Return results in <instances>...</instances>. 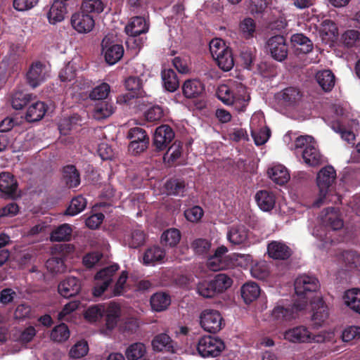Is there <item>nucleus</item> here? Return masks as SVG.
Segmentation results:
<instances>
[{
	"label": "nucleus",
	"mask_w": 360,
	"mask_h": 360,
	"mask_svg": "<svg viewBox=\"0 0 360 360\" xmlns=\"http://www.w3.org/2000/svg\"><path fill=\"white\" fill-rule=\"evenodd\" d=\"M105 60L109 65L117 63L123 56L124 48L121 44L103 45Z\"/></svg>",
	"instance_id": "nucleus-26"
},
{
	"label": "nucleus",
	"mask_w": 360,
	"mask_h": 360,
	"mask_svg": "<svg viewBox=\"0 0 360 360\" xmlns=\"http://www.w3.org/2000/svg\"><path fill=\"white\" fill-rule=\"evenodd\" d=\"M211 281L217 295L226 290L233 283L231 278L225 274H218Z\"/></svg>",
	"instance_id": "nucleus-46"
},
{
	"label": "nucleus",
	"mask_w": 360,
	"mask_h": 360,
	"mask_svg": "<svg viewBox=\"0 0 360 360\" xmlns=\"http://www.w3.org/2000/svg\"><path fill=\"white\" fill-rule=\"evenodd\" d=\"M186 185L182 179L171 178L166 181L165 188L168 195L184 196Z\"/></svg>",
	"instance_id": "nucleus-39"
},
{
	"label": "nucleus",
	"mask_w": 360,
	"mask_h": 360,
	"mask_svg": "<svg viewBox=\"0 0 360 360\" xmlns=\"http://www.w3.org/2000/svg\"><path fill=\"white\" fill-rule=\"evenodd\" d=\"M63 176L68 188H77L81 183L79 172L73 165H68L63 167Z\"/></svg>",
	"instance_id": "nucleus-29"
},
{
	"label": "nucleus",
	"mask_w": 360,
	"mask_h": 360,
	"mask_svg": "<svg viewBox=\"0 0 360 360\" xmlns=\"http://www.w3.org/2000/svg\"><path fill=\"white\" fill-rule=\"evenodd\" d=\"M342 257L345 266L349 268H356L360 264V255L356 251H344Z\"/></svg>",
	"instance_id": "nucleus-58"
},
{
	"label": "nucleus",
	"mask_w": 360,
	"mask_h": 360,
	"mask_svg": "<svg viewBox=\"0 0 360 360\" xmlns=\"http://www.w3.org/2000/svg\"><path fill=\"white\" fill-rule=\"evenodd\" d=\"M146 353V347L142 342L131 344L125 351V356L128 360H138L141 359Z\"/></svg>",
	"instance_id": "nucleus-48"
},
{
	"label": "nucleus",
	"mask_w": 360,
	"mask_h": 360,
	"mask_svg": "<svg viewBox=\"0 0 360 360\" xmlns=\"http://www.w3.org/2000/svg\"><path fill=\"white\" fill-rule=\"evenodd\" d=\"M127 138L130 140L129 151L134 155L143 152L148 146L149 136L141 127L131 128L128 131Z\"/></svg>",
	"instance_id": "nucleus-8"
},
{
	"label": "nucleus",
	"mask_w": 360,
	"mask_h": 360,
	"mask_svg": "<svg viewBox=\"0 0 360 360\" xmlns=\"http://www.w3.org/2000/svg\"><path fill=\"white\" fill-rule=\"evenodd\" d=\"M224 348V342L220 338L210 335L200 338L197 344V351L203 358L216 357Z\"/></svg>",
	"instance_id": "nucleus-4"
},
{
	"label": "nucleus",
	"mask_w": 360,
	"mask_h": 360,
	"mask_svg": "<svg viewBox=\"0 0 360 360\" xmlns=\"http://www.w3.org/2000/svg\"><path fill=\"white\" fill-rule=\"evenodd\" d=\"M72 229L70 224H63L56 229L51 235L52 241H69L72 237Z\"/></svg>",
	"instance_id": "nucleus-47"
},
{
	"label": "nucleus",
	"mask_w": 360,
	"mask_h": 360,
	"mask_svg": "<svg viewBox=\"0 0 360 360\" xmlns=\"http://www.w3.org/2000/svg\"><path fill=\"white\" fill-rule=\"evenodd\" d=\"M313 314L312 321L316 326H321L328 317V310L322 298H319L316 302H311Z\"/></svg>",
	"instance_id": "nucleus-28"
},
{
	"label": "nucleus",
	"mask_w": 360,
	"mask_h": 360,
	"mask_svg": "<svg viewBox=\"0 0 360 360\" xmlns=\"http://www.w3.org/2000/svg\"><path fill=\"white\" fill-rule=\"evenodd\" d=\"M345 304L353 311L360 314V289L347 290L343 296Z\"/></svg>",
	"instance_id": "nucleus-35"
},
{
	"label": "nucleus",
	"mask_w": 360,
	"mask_h": 360,
	"mask_svg": "<svg viewBox=\"0 0 360 360\" xmlns=\"http://www.w3.org/2000/svg\"><path fill=\"white\" fill-rule=\"evenodd\" d=\"M290 43L297 54H307L313 49V43L302 33H296L291 36Z\"/></svg>",
	"instance_id": "nucleus-19"
},
{
	"label": "nucleus",
	"mask_w": 360,
	"mask_h": 360,
	"mask_svg": "<svg viewBox=\"0 0 360 360\" xmlns=\"http://www.w3.org/2000/svg\"><path fill=\"white\" fill-rule=\"evenodd\" d=\"M210 51L220 69L226 72L232 69L234 65L232 50L224 41L212 39L210 43Z\"/></svg>",
	"instance_id": "nucleus-2"
},
{
	"label": "nucleus",
	"mask_w": 360,
	"mask_h": 360,
	"mask_svg": "<svg viewBox=\"0 0 360 360\" xmlns=\"http://www.w3.org/2000/svg\"><path fill=\"white\" fill-rule=\"evenodd\" d=\"M89 351V346L86 341H79L72 347L69 352L72 359H79L84 356Z\"/></svg>",
	"instance_id": "nucleus-59"
},
{
	"label": "nucleus",
	"mask_w": 360,
	"mask_h": 360,
	"mask_svg": "<svg viewBox=\"0 0 360 360\" xmlns=\"http://www.w3.org/2000/svg\"><path fill=\"white\" fill-rule=\"evenodd\" d=\"M162 79L165 88L170 92L175 91L179 86L176 73L172 69H165L162 72Z\"/></svg>",
	"instance_id": "nucleus-41"
},
{
	"label": "nucleus",
	"mask_w": 360,
	"mask_h": 360,
	"mask_svg": "<svg viewBox=\"0 0 360 360\" xmlns=\"http://www.w3.org/2000/svg\"><path fill=\"white\" fill-rule=\"evenodd\" d=\"M146 235L143 230L134 229L126 238L128 245L131 248H137L145 243Z\"/></svg>",
	"instance_id": "nucleus-50"
},
{
	"label": "nucleus",
	"mask_w": 360,
	"mask_h": 360,
	"mask_svg": "<svg viewBox=\"0 0 360 360\" xmlns=\"http://www.w3.org/2000/svg\"><path fill=\"white\" fill-rule=\"evenodd\" d=\"M174 136V131L170 126L162 124L155 131L153 145L156 150H163L170 144Z\"/></svg>",
	"instance_id": "nucleus-12"
},
{
	"label": "nucleus",
	"mask_w": 360,
	"mask_h": 360,
	"mask_svg": "<svg viewBox=\"0 0 360 360\" xmlns=\"http://www.w3.org/2000/svg\"><path fill=\"white\" fill-rule=\"evenodd\" d=\"M120 317V307L115 303H110L108 307H106L103 318L105 321L106 328L109 330L114 329L118 323Z\"/></svg>",
	"instance_id": "nucleus-27"
},
{
	"label": "nucleus",
	"mask_w": 360,
	"mask_h": 360,
	"mask_svg": "<svg viewBox=\"0 0 360 360\" xmlns=\"http://www.w3.org/2000/svg\"><path fill=\"white\" fill-rule=\"evenodd\" d=\"M267 253L273 259L286 260L292 255V250L283 241L272 240L267 245Z\"/></svg>",
	"instance_id": "nucleus-14"
},
{
	"label": "nucleus",
	"mask_w": 360,
	"mask_h": 360,
	"mask_svg": "<svg viewBox=\"0 0 360 360\" xmlns=\"http://www.w3.org/2000/svg\"><path fill=\"white\" fill-rule=\"evenodd\" d=\"M233 265L232 259L212 255L207 261V266L213 271H221L230 268Z\"/></svg>",
	"instance_id": "nucleus-42"
},
{
	"label": "nucleus",
	"mask_w": 360,
	"mask_h": 360,
	"mask_svg": "<svg viewBox=\"0 0 360 360\" xmlns=\"http://www.w3.org/2000/svg\"><path fill=\"white\" fill-rule=\"evenodd\" d=\"M44 65L40 62L33 63L27 73V80L32 88L37 87L44 81Z\"/></svg>",
	"instance_id": "nucleus-21"
},
{
	"label": "nucleus",
	"mask_w": 360,
	"mask_h": 360,
	"mask_svg": "<svg viewBox=\"0 0 360 360\" xmlns=\"http://www.w3.org/2000/svg\"><path fill=\"white\" fill-rule=\"evenodd\" d=\"M105 5L101 0H84L81 11L86 14L91 13L99 14L104 10Z\"/></svg>",
	"instance_id": "nucleus-52"
},
{
	"label": "nucleus",
	"mask_w": 360,
	"mask_h": 360,
	"mask_svg": "<svg viewBox=\"0 0 360 360\" xmlns=\"http://www.w3.org/2000/svg\"><path fill=\"white\" fill-rule=\"evenodd\" d=\"M252 136L257 146L264 144L271 136V131L269 128H261L259 130H252Z\"/></svg>",
	"instance_id": "nucleus-61"
},
{
	"label": "nucleus",
	"mask_w": 360,
	"mask_h": 360,
	"mask_svg": "<svg viewBox=\"0 0 360 360\" xmlns=\"http://www.w3.org/2000/svg\"><path fill=\"white\" fill-rule=\"evenodd\" d=\"M110 91V86L108 84L103 82L101 84L94 88L89 94V98L91 100L101 101H105Z\"/></svg>",
	"instance_id": "nucleus-53"
},
{
	"label": "nucleus",
	"mask_w": 360,
	"mask_h": 360,
	"mask_svg": "<svg viewBox=\"0 0 360 360\" xmlns=\"http://www.w3.org/2000/svg\"><path fill=\"white\" fill-rule=\"evenodd\" d=\"M295 293L302 297V301H307L310 295L316 292L320 288L319 280L313 276L301 275L298 276L294 283Z\"/></svg>",
	"instance_id": "nucleus-5"
},
{
	"label": "nucleus",
	"mask_w": 360,
	"mask_h": 360,
	"mask_svg": "<svg viewBox=\"0 0 360 360\" xmlns=\"http://www.w3.org/2000/svg\"><path fill=\"white\" fill-rule=\"evenodd\" d=\"M211 247L210 243L204 238H198L191 243V248L198 255L206 254Z\"/></svg>",
	"instance_id": "nucleus-64"
},
{
	"label": "nucleus",
	"mask_w": 360,
	"mask_h": 360,
	"mask_svg": "<svg viewBox=\"0 0 360 360\" xmlns=\"http://www.w3.org/2000/svg\"><path fill=\"white\" fill-rule=\"evenodd\" d=\"M69 337L70 330L65 323H60L55 326L51 333V338L55 342H64L67 340Z\"/></svg>",
	"instance_id": "nucleus-54"
},
{
	"label": "nucleus",
	"mask_w": 360,
	"mask_h": 360,
	"mask_svg": "<svg viewBox=\"0 0 360 360\" xmlns=\"http://www.w3.org/2000/svg\"><path fill=\"white\" fill-rule=\"evenodd\" d=\"M165 257V251L159 246L148 248L143 256V262L146 265L154 264L155 262H161Z\"/></svg>",
	"instance_id": "nucleus-37"
},
{
	"label": "nucleus",
	"mask_w": 360,
	"mask_h": 360,
	"mask_svg": "<svg viewBox=\"0 0 360 360\" xmlns=\"http://www.w3.org/2000/svg\"><path fill=\"white\" fill-rule=\"evenodd\" d=\"M184 96L187 98H195L205 91L204 84L198 79H188L182 86Z\"/></svg>",
	"instance_id": "nucleus-24"
},
{
	"label": "nucleus",
	"mask_w": 360,
	"mask_h": 360,
	"mask_svg": "<svg viewBox=\"0 0 360 360\" xmlns=\"http://www.w3.org/2000/svg\"><path fill=\"white\" fill-rule=\"evenodd\" d=\"M284 339L294 343L311 342L314 340V336L307 327L298 326L285 330Z\"/></svg>",
	"instance_id": "nucleus-13"
},
{
	"label": "nucleus",
	"mask_w": 360,
	"mask_h": 360,
	"mask_svg": "<svg viewBox=\"0 0 360 360\" xmlns=\"http://www.w3.org/2000/svg\"><path fill=\"white\" fill-rule=\"evenodd\" d=\"M46 112V107L44 102H35L28 108L25 119L29 122L39 121L44 116Z\"/></svg>",
	"instance_id": "nucleus-36"
},
{
	"label": "nucleus",
	"mask_w": 360,
	"mask_h": 360,
	"mask_svg": "<svg viewBox=\"0 0 360 360\" xmlns=\"http://www.w3.org/2000/svg\"><path fill=\"white\" fill-rule=\"evenodd\" d=\"M302 155L304 162L309 166L316 167L321 164L322 156L313 144L307 146L302 151Z\"/></svg>",
	"instance_id": "nucleus-32"
},
{
	"label": "nucleus",
	"mask_w": 360,
	"mask_h": 360,
	"mask_svg": "<svg viewBox=\"0 0 360 360\" xmlns=\"http://www.w3.org/2000/svg\"><path fill=\"white\" fill-rule=\"evenodd\" d=\"M269 178L278 185H284L290 179L288 169L282 165H276L267 171Z\"/></svg>",
	"instance_id": "nucleus-33"
},
{
	"label": "nucleus",
	"mask_w": 360,
	"mask_h": 360,
	"mask_svg": "<svg viewBox=\"0 0 360 360\" xmlns=\"http://www.w3.org/2000/svg\"><path fill=\"white\" fill-rule=\"evenodd\" d=\"M81 288V281L75 276H69L58 284V291L63 297L69 298L78 295Z\"/></svg>",
	"instance_id": "nucleus-16"
},
{
	"label": "nucleus",
	"mask_w": 360,
	"mask_h": 360,
	"mask_svg": "<svg viewBox=\"0 0 360 360\" xmlns=\"http://www.w3.org/2000/svg\"><path fill=\"white\" fill-rule=\"evenodd\" d=\"M267 51L276 60L282 62L288 57V46L284 36L276 34L270 37L266 44Z\"/></svg>",
	"instance_id": "nucleus-10"
},
{
	"label": "nucleus",
	"mask_w": 360,
	"mask_h": 360,
	"mask_svg": "<svg viewBox=\"0 0 360 360\" xmlns=\"http://www.w3.org/2000/svg\"><path fill=\"white\" fill-rule=\"evenodd\" d=\"M324 215L322 217V221L326 226L336 231L340 230L343 226V221L339 213V210L335 207H330L324 210Z\"/></svg>",
	"instance_id": "nucleus-18"
},
{
	"label": "nucleus",
	"mask_w": 360,
	"mask_h": 360,
	"mask_svg": "<svg viewBox=\"0 0 360 360\" xmlns=\"http://www.w3.org/2000/svg\"><path fill=\"white\" fill-rule=\"evenodd\" d=\"M149 30V22L142 16H135L131 18L125 27L126 33L133 39L141 34L146 33Z\"/></svg>",
	"instance_id": "nucleus-17"
},
{
	"label": "nucleus",
	"mask_w": 360,
	"mask_h": 360,
	"mask_svg": "<svg viewBox=\"0 0 360 360\" xmlns=\"http://www.w3.org/2000/svg\"><path fill=\"white\" fill-rule=\"evenodd\" d=\"M260 292L259 286L255 282H248L240 288L241 297L246 304H250L257 300Z\"/></svg>",
	"instance_id": "nucleus-34"
},
{
	"label": "nucleus",
	"mask_w": 360,
	"mask_h": 360,
	"mask_svg": "<svg viewBox=\"0 0 360 360\" xmlns=\"http://www.w3.org/2000/svg\"><path fill=\"white\" fill-rule=\"evenodd\" d=\"M67 13L66 4L65 2L54 1L48 13V18L50 23L56 24L64 20Z\"/></svg>",
	"instance_id": "nucleus-31"
},
{
	"label": "nucleus",
	"mask_w": 360,
	"mask_h": 360,
	"mask_svg": "<svg viewBox=\"0 0 360 360\" xmlns=\"http://www.w3.org/2000/svg\"><path fill=\"white\" fill-rule=\"evenodd\" d=\"M181 232L175 228L165 231L161 236V243L165 246L175 247L181 240Z\"/></svg>",
	"instance_id": "nucleus-43"
},
{
	"label": "nucleus",
	"mask_w": 360,
	"mask_h": 360,
	"mask_svg": "<svg viewBox=\"0 0 360 360\" xmlns=\"http://www.w3.org/2000/svg\"><path fill=\"white\" fill-rule=\"evenodd\" d=\"M86 200L82 195H78L72 199L70 204L66 209V215L75 216L82 212L86 206Z\"/></svg>",
	"instance_id": "nucleus-49"
},
{
	"label": "nucleus",
	"mask_w": 360,
	"mask_h": 360,
	"mask_svg": "<svg viewBox=\"0 0 360 360\" xmlns=\"http://www.w3.org/2000/svg\"><path fill=\"white\" fill-rule=\"evenodd\" d=\"M336 24L331 20H324L321 22V33L328 39L335 38L338 34Z\"/></svg>",
	"instance_id": "nucleus-60"
},
{
	"label": "nucleus",
	"mask_w": 360,
	"mask_h": 360,
	"mask_svg": "<svg viewBox=\"0 0 360 360\" xmlns=\"http://www.w3.org/2000/svg\"><path fill=\"white\" fill-rule=\"evenodd\" d=\"M46 267L49 271L53 274H60L65 271L64 259L61 257H53L46 262Z\"/></svg>",
	"instance_id": "nucleus-55"
},
{
	"label": "nucleus",
	"mask_w": 360,
	"mask_h": 360,
	"mask_svg": "<svg viewBox=\"0 0 360 360\" xmlns=\"http://www.w3.org/2000/svg\"><path fill=\"white\" fill-rule=\"evenodd\" d=\"M246 89L242 84L236 85L222 84L218 87V98L226 105L239 104V110L244 111L250 98L246 95Z\"/></svg>",
	"instance_id": "nucleus-1"
},
{
	"label": "nucleus",
	"mask_w": 360,
	"mask_h": 360,
	"mask_svg": "<svg viewBox=\"0 0 360 360\" xmlns=\"http://www.w3.org/2000/svg\"><path fill=\"white\" fill-rule=\"evenodd\" d=\"M316 79L325 91H330L335 85V75L330 70L319 71L316 75Z\"/></svg>",
	"instance_id": "nucleus-40"
},
{
	"label": "nucleus",
	"mask_w": 360,
	"mask_h": 360,
	"mask_svg": "<svg viewBox=\"0 0 360 360\" xmlns=\"http://www.w3.org/2000/svg\"><path fill=\"white\" fill-rule=\"evenodd\" d=\"M119 265L114 264L98 271L95 275L96 283L93 289V295L100 297L107 290L112 281L114 274L118 271Z\"/></svg>",
	"instance_id": "nucleus-7"
},
{
	"label": "nucleus",
	"mask_w": 360,
	"mask_h": 360,
	"mask_svg": "<svg viewBox=\"0 0 360 360\" xmlns=\"http://www.w3.org/2000/svg\"><path fill=\"white\" fill-rule=\"evenodd\" d=\"M18 188L17 181L9 172L0 174V192L6 197H13Z\"/></svg>",
	"instance_id": "nucleus-20"
},
{
	"label": "nucleus",
	"mask_w": 360,
	"mask_h": 360,
	"mask_svg": "<svg viewBox=\"0 0 360 360\" xmlns=\"http://www.w3.org/2000/svg\"><path fill=\"white\" fill-rule=\"evenodd\" d=\"M124 86L127 91H131V95L125 94L118 98V102L127 103L131 97L147 98V102L151 103V95L148 94L143 89L142 80L136 76H129L125 79Z\"/></svg>",
	"instance_id": "nucleus-9"
},
{
	"label": "nucleus",
	"mask_w": 360,
	"mask_h": 360,
	"mask_svg": "<svg viewBox=\"0 0 360 360\" xmlns=\"http://www.w3.org/2000/svg\"><path fill=\"white\" fill-rule=\"evenodd\" d=\"M204 214V211L201 207L195 205L184 211L186 219L193 223L198 222Z\"/></svg>",
	"instance_id": "nucleus-62"
},
{
	"label": "nucleus",
	"mask_w": 360,
	"mask_h": 360,
	"mask_svg": "<svg viewBox=\"0 0 360 360\" xmlns=\"http://www.w3.org/2000/svg\"><path fill=\"white\" fill-rule=\"evenodd\" d=\"M152 347L155 352H174V342L166 333L156 335L152 340Z\"/></svg>",
	"instance_id": "nucleus-25"
},
{
	"label": "nucleus",
	"mask_w": 360,
	"mask_h": 360,
	"mask_svg": "<svg viewBox=\"0 0 360 360\" xmlns=\"http://www.w3.org/2000/svg\"><path fill=\"white\" fill-rule=\"evenodd\" d=\"M248 238V231L243 225H233L227 232V239L233 245L245 243Z\"/></svg>",
	"instance_id": "nucleus-22"
},
{
	"label": "nucleus",
	"mask_w": 360,
	"mask_h": 360,
	"mask_svg": "<svg viewBox=\"0 0 360 360\" xmlns=\"http://www.w3.org/2000/svg\"><path fill=\"white\" fill-rule=\"evenodd\" d=\"M255 198L257 205L263 211H270L275 206L276 196L272 191L260 190L257 192Z\"/></svg>",
	"instance_id": "nucleus-23"
},
{
	"label": "nucleus",
	"mask_w": 360,
	"mask_h": 360,
	"mask_svg": "<svg viewBox=\"0 0 360 360\" xmlns=\"http://www.w3.org/2000/svg\"><path fill=\"white\" fill-rule=\"evenodd\" d=\"M341 39L345 47H354L360 39V32L355 30H347L342 35Z\"/></svg>",
	"instance_id": "nucleus-56"
},
{
	"label": "nucleus",
	"mask_w": 360,
	"mask_h": 360,
	"mask_svg": "<svg viewBox=\"0 0 360 360\" xmlns=\"http://www.w3.org/2000/svg\"><path fill=\"white\" fill-rule=\"evenodd\" d=\"M307 306V301L302 302H295L292 306L284 307L283 306H276L274 308L271 316L277 323H281L283 321H290L295 319L297 312L302 311Z\"/></svg>",
	"instance_id": "nucleus-11"
},
{
	"label": "nucleus",
	"mask_w": 360,
	"mask_h": 360,
	"mask_svg": "<svg viewBox=\"0 0 360 360\" xmlns=\"http://www.w3.org/2000/svg\"><path fill=\"white\" fill-rule=\"evenodd\" d=\"M201 327L210 333H217L224 326V321L220 312L215 309L203 310L200 316Z\"/></svg>",
	"instance_id": "nucleus-6"
},
{
	"label": "nucleus",
	"mask_w": 360,
	"mask_h": 360,
	"mask_svg": "<svg viewBox=\"0 0 360 360\" xmlns=\"http://www.w3.org/2000/svg\"><path fill=\"white\" fill-rule=\"evenodd\" d=\"M302 97L301 91L296 87H288L279 94V98L287 106L295 105Z\"/></svg>",
	"instance_id": "nucleus-38"
},
{
	"label": "nucleus",
	"mask_w": 360,
	"mask_h": 360,
	"mask_svg": "<svg viewBox=\"0 0 360 360\" xmlns=\"http://www.w3.org/2000/svg\"><path fill=\"white\" fill-rule=\"evenodd\" d=\"M115 110L112 103L107 101H98L94 106V115L97 119H105L110 117Z\"/></svg>",
	"instance_id": "nucleus-45"
},
{
	"label": "nucleus",
	"mask_w": 360,
	"mask_h": 360,
	"mask_svg": "<svg viewBox=\"0 0 360 360\" xmlns=\"http://www.w3.org/2000/svg\"><path fill=\"white\" fill-rule=\"evenodd\" d=\"M71 25L78 32L87 33L92 30L95 22L92 15L81 11L72 15Z\"/></svg>",
	"instance_id": "nucleus-15"
},
{
	"label": "nucleus",
	"mask_w": 360,
	"mask_h": 360,
	"mask_svg": "<svg viewBox=\"0 0 360 360\" xmlns=\"http://www.w3.org/2000/svg\"><path fill=\"white\" fill-rule=\"evenodd\" d=\"M31 100V94L22 91H15L11 97V103L13 108L20 110L25 107Z\"/></svg>",
	"instance_id": "nucleus-44"
},
{
	"label": "nucleus",
	"mask_w": 360,
	"mask_h": 360,
	"mask_svg": "<svg viewBox=\"0 0 360 360\" xmlns=\"http://www.w3.org/2000/svg\"><path fill=\"white\" fill-rule=\"evenodd\" d=\"M150 304L153 311L157 312L163 311L170 305L171 297L166 292H158L150 297Z\"/></svg>",
	"instance_id": "nucleus-30"
},
{
	"label": "nucleus",
	"mask_w": 360,
	"mask_h": 360,
	"mask_svg": "<svg viewBox=\"0 0 360 360\" xmlns=\"http://www.w3.org/2000/svg\"><path fill=\"white\" fill-rule=\"evenodd\" d=\"M336 178V172L332 166L323 167L317 174L316 183L319 189V197L313 202L314 207H319L326 196L328 188Z\"/></svg>",
	"instance_id": "nucleus-3"
},
{
	"label": "nucleus",
	"mask_w": 360,
	"mask_h": 360,
	"mask_svg": "<svg viewBox=\"0 0 360 360\" xmlns=\"http://www.w3.org/2000/svg\"><path fill=\"white\" fill-rule=\"evenodd\" d=\"M105 307L101 304H96L89 307L85 311L84 317L90 322L100 321L103 318Z\"/></svg>",
	"instance_id": "nucleus-51"
},
{
	"label": "nucleus",
	"mask_w": 360,
	"mask_h": 360,
	"mask_svg": "<svg viewBox=\"0 0 360 360\" xmlns=\"http://www.w3.org/2000/svg\"><path fill=\"white\" fill-rule=\"evenodd\" d=\"M256 25L253 19L245 18L240 24V29L245 38L253 37L255 32Z\"/></svg>",
	"instance_id": "nucleus-63"
},
{
	"label": "nucleus",
	"mask_w": 360,
	"mask_h": 360,
	"mask_svg": "<svg viewBox=\"0 0 360 360\" xmlns=\"http://www.w3.org/2000/svg\"><path fill=\"white\" fill-rule=\"evenodd\" d=\"M198 293L203 297L211 298L217 295L212 281H203L197 285Z\"/></svg>",
	"instance_id": "nucleus-57"
}]
</instances>
